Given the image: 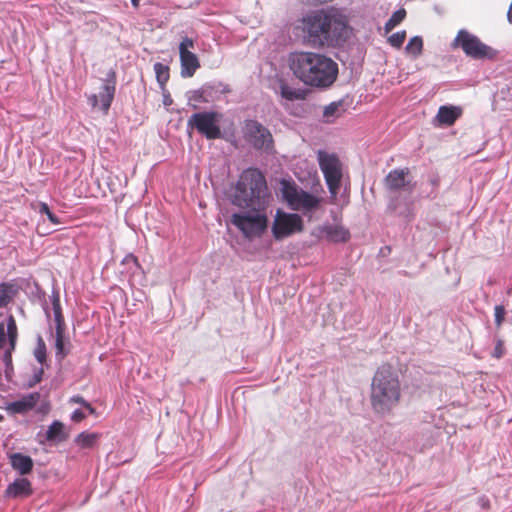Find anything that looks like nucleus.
<instances>
[{
	"label": "nucleus",
	"instance_id": "obj_1",
	"mask_svg": "<svg viewBox=\"0 0 512 512\" xmlns=\"http://www.w3.org/2000/svg\"><path fill=\"white\" fill-rule=\"evenodd\" d=\"M290 68L305 85L316 88L331 86L338 75V65L331 58L314 52L292 55Z\"/></svg>",
	"mask_w": 512,
	"mask_h": 512
},
{
	"label": "nucleus",
	"instance_id": "obj_2",
	"mask_svg": "<svg viewBox=\"0 0 512 512\" xmlns=\"http://www.w3.org/2000/svg\"><path fill=\"white\" fill-rule=\"evenodd\" d=\"M402 397L397 370L389 363L380 365L371 380L369 400L373 412L380 416L390 414Z\"/></svg>",
	"mask_w": 512,
	"mask_h": 512
},
{
	"label": "nucleus",
	"instance_id": "obj_3",
	"mask_svg": "<svg viewBox=\"0 0 512 512\" xmlns=\"http://www.w3.org/2000/svg\"><path fill=\"white\" fill-rule=\"evenodd\" d=\"M344 22L335 14L317 10L302 19L301 29L304 40L313 46H324L340 36Z\"/></svg>",
	"mask_w": 512,
	"mask_h": 512
},
{
	"label": "nucleus",
	"instance_id": "obj_4",
	"mask_svg": "<svg viewBox=\"0 0 512 512\" xmlns=\"http://www.w3.org/2000/svg\"><path fill=\"white\" fill-rule=\"evenodd\" d=\"M267 184L264 175L257 169L245 170L236 185L234 204L239 207L260 209L265 204Z\"/></svg>",
	"mask_w": 512,
	"mask_h": 512
},
{
	"label": "nucleus",
	"instance_id": "obj_5",
	"mask_svg": "<svg viewBox=\"0 0 512 512\" xmlns=\"http://www.w3.org/2000/svg\"><path fill=\"white\" fill-rule=\"evenodd\" d=\"M282 195L290 209L299 211L304 215L314 213L319 209L322 202V198L288 181L282 183Z\"/></svg>",
	"mask_w": 512,
	"mask_h": 512
},
{
	"label": "nucleus",
	"instance_id": "obj_6",
	"mask_svg": "<svg viewBox=\"0 0 512 512\" xmlns=\"http://www.w3.org/2000/svg\"><path fill=\"white\" fill-rule=\"evenodd\" d=\"M453 46L461 48L466 56L475 60H494L498 55L496 49L483 43L476 35L465 29L458 31Z\"/></svg>",
	"mask_w": 512,
	"mask_h": 512
},
{
	"label": "nucleus",
	"instance_id": "obj_7",
	"mask_svg": "<svg viewBox=\"0 0 512 512\" xmlns=\"http://www.w3.org/2000/svg\"><path fill=\"white\" fill-rule=\"evenodd\" d=\"M318 162L329 192L336 197L342 179V165L339 158L335 154L319 151Z\"/></svg>",
	"mask_w": 512,
	"mask_h": 512
},
{
	"label": "nucleus",
	"instance_id": "obj_8",
	"mask_svg": "<svg viewBox=\"0 0 512 512\" xmlns=\"http://www.w3.org/2000/svg\"><path fill=\"white\" fill-rule=\"evenodd\" d=\"M221 114L215 111L199 112L192 114L187 122V126L196 129L208 140H214L221 137L219 121Z\"/></svg>",
	"mask_w": 512,
	"mask_h": 512
},
{
	"label": "nucleus",
	"instance_id": "obj_9",
	"mask_svg": "<svg viewBox=\"0 0 512 512\" xmlns=\"http://www.w3.org/2000/svg\"><path fill=\"white\" fill-rule=\"evenodd\" d=\"M243 134L245 140L256 150L270 152L274 148L271 132L257 120H245Z\"/></svg>",
	"mask_w": 512,
	"mask_h": 512
},
{
	"label": "nucleus",
	"instance_id": "obj_10",
	"mask_svg": "<svg viewBox=\"0 0 512 512\" xmlns=\"http://www.w3.org/2000/svg\"><path fill=\"white\" fill-rule=\"evenodd\" d=\"M231 223L236 226L247 238L260 236L267 228V217L261 213H235L231 216Z\"/></svg>",
	"mask_w": 512,
	"mask_h": 512
},
{
	"label": "nucleus",
	"instance_id": "obj_11",
	"mask_svg": "<svg viewBox=\"0 0 512 512\" xmlns=\"http://www.w3.org/2000/svg\"><path fill=\"white\" fill-rule=\"evenodd\" d=\"M304 229L303 219L296 213L277 211L272 225V233L275 239L281 240Z\"/></svg>",
	"mask_w": 512,
	"mask_h": 512
},
{
	"label": "nucleus",
	"instance_id": "obj_12",
	"mask_svg": "<svg viewBox=\"0 0 512 512\" xmlns=\"http://www.w3.org/2000/svg\"><path fill=\"white\" fill-rule=\"evenodd\" d=\"M194 48V41L191 38L185 37L180 42L179 54L181 64V76L184 78L192 77L197 69L200 67V62L196 54L190 51Z\"/></svg>",
	"mask_w": 512,
	"mask_h": 512
},
{
	"label": "nucleus",
	"instance_id": "obj_13",
	"mask_svg": "<svg viewBox=\"0 0 512 512\" xmlns=\"http://www.w3.org/2000/svg\"><path fill=\"white\" fill-rule=\"evenodd\" d=\"M115 95V81H106L102 86L99 95H92L89 97V102L93 108L100 105L104 113H107Z\"/></svg>",
	"mask_w": 512,
	"mask_h": 512
},
{
	"label": "nucleus",
	"instance_id": "obj_14",
	"mask_svg": "<svg viewBox=\"0 0 512 512\" xmlns=\"http://www.w3.org/2000/svg\"><path fill=\"white\" fill-rule=\"evenodd\" d=\"M40 398L41 395L38 392L27 394L16 401L8 403L6 410L11 414H25L38 404Z\"/></svg>",
	"mask_w": 512,
	"mask_h": 512
},
{
	"label": "nucleus",
	"instance_id": "obj_15",
	"mask_svg": "<svg viewBox=\"0 0 512 512\" xmlns=\"http://www.w3.org/2000/svg\"><path fill=\"white\" fill-rule=\"evenodd\" d=\"M462 115V109L458 106H440L435 117L439 126H452Z\"/></svg>",
	"mask_w": 512,
	"mask_h": 512
},
{
	"label": "nucleus",
	"instance_id": "obj_16",
	"mask_svg": "<svg viewBox=\"0 0 512 512\" xmlns=\"http://www.w3.org/2000/svg\"><path fill=\"white\" fill-rule=\"evenodd\" d=\"M409 170L405 169H394L391 170L385 177V186L391 191L404 189L410 185V181L407 180Z\"/></svg>",
	"mask_w": 512,
	"mask_h": 512
},
{
	"label": "nucleus",
	"instance_id": "obj_17",
	"mask_svg": "<svg viewBox=\"0 0 512 512\" xmlns=\"http://www.w3.org/2000/svg\"><path fill=\"white\" fill-rule=\"evenodd\" d=\"M5 494L9 498H26L33 494L31 482L27 478H18L8 485Z\"/></svg>",
	"mask_w": 512,
	"mask_h": 512
},
{
	"label": "nucleus",
	"instance_id": "obj_18",
	"mask_svg": "<svg viewBox=\"0 0 512 512\" xmlns=\"http://www.w3.org/2000/svg\"><path fill=\"white\" fill-rule=\"evenodd\" d=\"M322 231L332 242H346L350 238L349 231L342 225L328 224L322 227Z\"/></svg>",
	"mask_w": 512,
	"mask_h": 512
},
{
	"label": "nucleus",
	"instance_id": "obj_19",
	"mask_svg": "<svg viewBox=\"0 0 512 512\" xmlns=\"http://www.w3.org/2000/svg\"><path fill=\"white\" fill-rule=\"evenodd\" d=\"M10 463L14 470L21 475L29 474L33 469V460L30 456L14 453L10 456Z\"/></svg>",
	"mask_w": 512,
	"mask_h": 512
},
{
	"label": "nucleus",
	"instance_id": "obj_20",
	"mask_svg": "<svg viewBox=\"0 0 512 512\" xmlns=\"http://www.w3.org/2000/svg\"><path fill=\"white\" fill-rule=\"evenodd\" d=\"M280 94L289 101L304 100L307 97V90L293 88L282 82L280 85Z\"/></svg>",
	"mask_w": 512,
	"mask_h": 512
},
{
	"label": "nucleus",
	"instance_id": "obj_21",
	"mask_svg": "<svg viewBox=\"0 0 512 512\" xmlns=\"http://www.w3.org/2000/svg\"><path fill=\"white\" fill-rule=\"evenodd\" d=\"M18 293V288L12 283H0V308L6 307Z\"/></svg>",
	"mask_w": 512,
	"mask_h": 512
},
{
	"label": "nucleus",
	"instance_id": "obj_22",
	"mask_svg": "<svg viewBox=\"0 0 512 512\" xmlns=\"http://www.w3.org/2000/svg\"><path fill=\"white\" fill-rule=\"evenodd\" d=\"M99 438V433L84 431L77 435L75 438V443L83 449L93 448Z\"/></svg>",
	"mask_w": 512,
	"mask_h": 512
},
{
	"label": "nucleus",
	"instance_id": "obj_23",
	"mask_svg": "<svg viewBox=\"0 0 512 512\" xmlns=\"http://www.w3.org/2000/svg\"><path fill=\"white\" fill-rule=\"evenodd\" d=\"M46 439L48 441H63L66 439V435L64 433V425L60 421H54L46 431Z\"/></svg>",
	"mask_w": 512,
	"mask_h": 512
},
{
	"label": "nucleus",
	"instance_id": "obj_24",
	"mask_svg": "<svg viewBox=\"0 0 512 512\" xmlns=\"http://www.w3.org/2000/svg\"><path fill=\"white\" fill-rule=\"evenodd\" d=\"M52 308H53L54 320H55V324H56L55 330L56 331L66 330V324H65V320H64V316H63L62 308H61V304H60V299H59L58 295L54 296L52 299Z\"/></svg>",
	"mask_w": 512,
	"mask_h": 512
},
{
	"label": "nucleus",
	"instance_id": "obj_25",
	"mask_svg": "<svg viewBox=\"0 0 512 512\" xmlns=\"http://www.w3.org/2000/svg\"><path fill=\"white\" fill-rule=\"evenodd\" d=\"M405 17H406L405 9L402 8V9L395 11L384 25L385 33L391 32L397 25H399L405 19Z\"/></svg>",
	"mask_w": 512,
	"mask_h": 512
},
{
	"label": "nucleus",
	"instance_id": "obj_26",
	"mask_svg": "<svg viewBox=\"0 0 512 512\" xmlns=\"http://www.w3.org/2000/svg\"><path fill=\"white\" fill-rule=\"evenodd\" d=\"M154 71L160 87L164 89L166 83L170 78L169 67L160 62H157L154 64Z\"/></svg>",
	"mask_w": 512,
	"mask_h": 512
},
{
	"label": "nucleus",
	"instance_id": "obj_27",
	"mask_svg": "<svg viewBox=\"0 0 512 512\" xmlns=\"http://www.w3.org/2000/svg\"><path fill=\"white\" fill-rule=\"evenodd\" d=\"M7 337L11 350H14L18 337V329L13 315H9L7 318Z\"/></svg>",
	"mask_w": 512,
	"mask_h": 512
},
{
	"label": "nucleus",
	"instance_id": "obj_28",
	"mask_svg": "<svg viewBox=\"0 0 512 512\" xmlns=\"http://www.w3.org/2000/svg\"><path fill=\"white\" fill-rule=\"evenodd\" d=\"M405 50L408 54L412 55L413 57H418L421 55L423 50V40L420 36H414L412 37L408 44L405 47Z\"/></svg>",
	"mask_w": 512,
	"mask_h": 512
},
{
	"label": "nucleus",
	"instance_id": "obj_29",
	"mask_svg": "<svg viewBox=\"0 0 512 512\" xmlns=\"http://www.w3.org/2000/svg\"><path fill=\"white\" fill-rule=\"evenodd\" d=\"M47 349L46 344L41 336L38 337L37 345L34 349V357L40 363L44 364L46 362Z\"/></svg>",
	"mask_w": 512,
	"mask_h": 512
},
{
	"label": "nucleus",
	"instance_id": "obj_30",
	"mask_svg": "<svg viewBox=\"0 0 512 512\" xmlns=\"http://www.w3.org/2000/svg\"><path fill=\"white\" fill-rule=\"evenodd\" d=\"M64 335H65V330L55 331L56 356L57 357L60 356L61 359H63L67 355V352L64 350Z\"/></svg>",
	"mask_w": 512,
	"mask_h": 512
},
{
	"label": "nucleus",
	"instance_id": "obj_31",
	"mask_svg": "<svg viewBox=\"0 0 512 512\" xmlns=\"http://www.w3.org/2000/svg\"><path fill=\"white\" fill-rule=\"evenodd\" d=\"M406 39V31H398L390 35L387 39L388 43L394 48H401Z\"/></svg>",
	"mask_w": 512,
	"mask_h": 512
},
{
	"label": "nucleus",
	"instance_id": "obj_32",
	"mask_svg": "<svg viewBox=\"0 0 512 512\" xmlns=\"http://www.w3.org/2000/svg\"><path fill=\"white\" fill-rule=\"evenodd\" d=\"M39 213L45 214L48 220L54 225L61 223L59 218L50 210L49 206L45 202L39 203Z\"/></svg>",
	"mask_w": 512,
	"mask_h": 512
},
{
	"label": "nucleus",
	"instance_id": "obj_33",
	"mask_svg": "<svg viewBox=\"0 0 512 512\" xmlns=\"http://www.w3.org/2000/svg\"><path fill=\"white\" fill-rule=\"evenodd\" d=\"M495 315V324L497 327H500L505 320L506 311L504 306L497 305L494 309Z\"/></svg>",
	"mask_w": 512,
	"mask_h": 512
},
{
	"label": "nucleus",
	"instance_id": "obj_34",
	"mask_svg": "<svg viewBox=\"0 0 512 512\" xmlns=\"http://www.w3.org/2000/svg\"><path fill=\"white\" fill-rule=\"evenodd\" d=\"M340 106L341 103H331L328 106H326L323 112L324 117L328 118L334 116L339 110Z\"/></svg>",
	"mask_w": 512,
	"mask_h": 512
},
{
	"label": "nucleus",
	"instance_id": "obj_35",
	"mask_svg": "<svg viewBox=\"0 0 512 512\" xmlns=\"http://www.w3.org/2000/svg\"><path fill=\"white\" fill-rule=\"evenodd\" d=\"M14 350H11V346L9 345V348L5 351L4 353V356H3V361L5 363V366H6V372L9 370V369H12V352Z\"/></svg>",
	"mask_w": 512,
	"mask_h": 512
},
{
	"label": "nucleus",
	"instance_id": "obj_36",
	"mask_svg": "<svg viewBox=\"0 0 512 512\" xmlns=\"http://www.w3.org/2000/svg\"><path fill=\"white\" fill-rule=\"evenodd\" d=\"M85 418V413L79 409L75 410L71 415V420L76 423L83 421Z\"/></svg>",
	"mask_w": 512,
	"mask_h": 512
},
{
	"label": "nucleus",
	"instance_id": "obj_37",
	"mask_svg": "<svg viewBox=\"0 0 512 512\" xmlns=\"http://www.w3.org/2000/svg\"><path fill=\"white\" fill-rule=\"evenodd\" d=\"M71 403L80 404L81 406L85 407V405L88 403L82 396L75 395L70 398Z\"/></svg>",
	"mask_w": 512,
	"mask_h": 512
},
{
	"label": "nucleus",
	"instance_id": "obj_38",
	"mask_svg": "<svg viewBox=\"0 0 512 512\" xmlns=\"http://www.w3.org/2000/svg\"><path fill=\"white\" fill-rule=\"evenodd\" d=\"M5 340H6L5 326L3 323H0V349L3 347Z\"/></svg>",
	"mask_w": 512,
	"mask_h": 512
},
{
	"label": "nucleus",
	"instance_id": "obj_39",
	"mask_svg": "<svg viewBox=\"0 0 512 512\" xmlns=\"http://www.w3.org/2000/svg\"><path fill=\"white\" fill-rule=\"evenodd\" d=\"M494 356L496 358H500L502 356V348H501V344H498L495 348V351H494Z\"/></svg>",
	"mask_w": 512,
	"mask_h": 512
},
{
	"label": "nucleus",
	"instance_id": "obj_40",
	"mask_svg": "<svg viewBox=\"0 0 512 512\" xmlns=\"http://www.w3.org/2000/svg\"><path fill=\"white\" fill-rule=\"evenodd\" d=\"M49 409H50V404H49L48 401L42 403V406H41V409H40L41 412L46 413V412L49 411Z\"/></svg>",
	"mask_w": 512,
	"mask_h": 512
},
{
	"label": "nucleus",
	"instance_id": "obj_41",
	"mask_svg": "<svg viewBox=\"0 0 512 512\" xmlns=\"http://www.w3.org/2000/svg\"><path fill=\"white\" fill-rule=\"evenodd\" d=\"M85 408L88 410L89 414H91V415L96 414V409L94 407H92V405L89 402L85 405Z\"/></svg>",
	"mask_w": 512,
	"mask_h": 512
},
{
	"label": "nucleus",
	"instance_id": "obj_42",
	"mask_svg": "<svg viewBox=\"0 0 512 512\" xmlns=\"http://www.w3.org/2000/svg\"><path fill=\"white\" fill-rule=\"evenodd\" d=\"M42 374H43V368H41L37 374H35V382L38 383L41 381L42 379Z\"/></svg>",
	"mask_w": 512,
	"mask_h": 512
},
{
	"label": "nucleus",
	"instance_id": "obj_43",
	"mask_svg": "<svg viewBox=\"0 0 512 512\" xmlns=\"http://www.w3.org/2000/svg\"><path fill=\"white\" fill-rule=\"evenodd\" d=\"M131 3L133 5L134 8H138L139 7V3H140V0H131Z\"/></svg>",
	"mask_w": 512,
	"mask_h": 512
},
{
	"label": "nucleus",
	"instance_id": "obj_44",
	"mask_svg": "<svg viewBox=\"0 0 512 512\" xmlns=\"http://www.w3.org/2000/svg\"><path fill=\"white\" fill-rule=\"evenodd\" d=\"M4 419L3 415L0 414V422Z\"/></svg>",
	"mask_w": 512,
	"mask_h": 512
}]
</instances>
